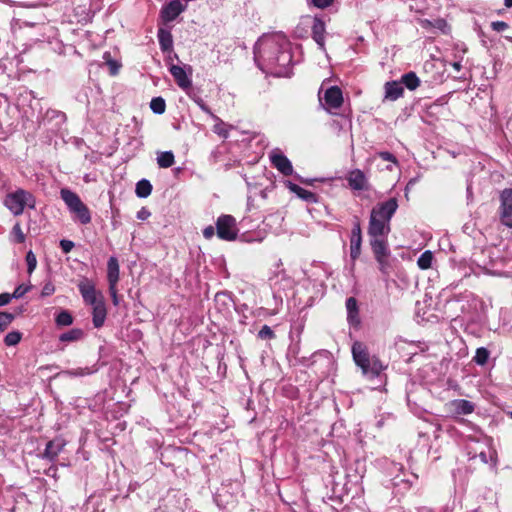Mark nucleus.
Segmentation results:
<instances>
[{
  "label": "nucleus",
  "instance_id": "f257e3e1",
  "mask_svg": "<svg viewBox=\"0 0 512 512\" xmlns=\"http://www.w3.org/2000/svg\"><path fill=\"white\" fill-rule=\"evenodd\" d=\"M254 60L265 73L277 77L288 76L292 62L290 42L282 34L264 35L254 47Z\"/></svg>",
  "mask_w": 512,
  "mask_h": 512
},
{
  "label": "nucleus",
  "instance_id": "f03ea898",
  "mask_svg": "<svg viewBox=\"0 0 512 512\" xmlns=\"http://www.w3.org/2000/svg\"><path fill=\"white\" fill-rule=\"evenodd\" d=\"M398 208L395 197L378 203L372 210L369 219L368 236L373 252L381 253L387 246V236L390 232V220Z\"/></svg>",
  "mask_w": 512,
  "mask_h": 512
},
{
  "label": "nucleus",
  "instance_id": "7ed1b4c3",
  "mask_svg": "<svg viewBox=\"0 0 512 512\" xmlns=\"http://www.w3.org/2000/svg\"><path fill=\"white\" fill-rule=\"evenodd\" d=\"M352 355L355 364L362 370V373L369 378L379 376L387 367L378 357L370 356L366 345L362 342L356 341L353 343Z\"/></svg>",
  "mask_w": 512,
  "mask_h": 512
},
{
  "label": "nucleus",
  "instance_id": "20e7f679",
  "mask_svg": "<svg viewBox=\"0 0 512 512\" xmlns=\"http://www.w3.org/2000/svg\"><path fill=\"white\" fill-rule=\"evenodd\" d=\"M61 199L67 205L70 213L81 224H88L91 222V213L88 207L82 202L80 197L73 191L63 188L60 191Z\"/></svg>",
  "mask_w": 512,
  "mask_h": 512
},
{
  "label": "nucleus",
  "instance_id": "39448f33",
  "mask_svg": "<svg viewBox=\"0 0 512 512\" xmlns=\"http://www.w3.org/2000/svg\"><path fill=\"white\" fill-rule=\"evenodd\" d=\"M4 205L13 215L18 216L26 206L32 209L35 207V198L30 192L18 189L6 196Z\"/></svg>",
  "mask_w": 512,
  "mask_h": 512
},
{
  "label": "nucleus",
  "instance_id": "423d86ee",
  "mask_svg": "<svg viewBox=\"0 0 512 512\" xmlns=\"http://www.w3.org/2000/svg\"><path fill=\"white\" fill-rule=\"evenodd\" d=\"M217 237L224 241H234L238 236L236 219L231 215H221L216 220Z\"/></svg>",
  "mask_w": 512,
  "mask_h": 512
},
{
  "label": "nucleus",
  "instance_id": "0eeeda50",
  "mask_svg": "<svg viewBox=\"0 0 512 512\" xmlns=\"http://www.w3.org/2000/svg\"><path fill=\"white\" fill-rule=\"evenodd\" d=\"M499 216L501 223L512 228V189L506 188L500 194Z\"/></svg>",
  "mask_w": 512,
  "mask_h": 512
},
{
  "label": "nucleus",
  "instance_id": "6e6552de",
  "mask_svg": "<svg viewBox=\"0 0 512 512\" xmlns=\"http://www.w3.org/2000/svg\"><path fill=\"white\" fill-rule=\"evenodd\" d=\"M319 100L320 103L324 100V107L327 111L338 109L343 103L342 91L337 86H331L325 91L323 97L319 96Z\"/></svg>",
  "mask_w": 512,
  "mask_h": 512
},
{
  "label": "nucleus",
  "instance_id": "1a4fd4ad",
  "mask_svg": "<svg viewBox=\"0 0 512 512\" xmlns=\"http://www.w3.org/2000/svg\"><path fill=\"white\" fill-rule=\"evenodd\" d=\"M272 165L283 175L289 176L293 173L291 161L281 152L280 149H274L270 153Z\"/></svg>",
  "mask_w": 512,
  "mask_h": 512
},
{
  "label": "nucleus",
  "instance_id": "9d476101",
  "mask_svg": "<svg viewBox=\"0 0 512 512\" xmlns=\"http://www.w3.org/2000/svg\"><path fill=\"white\" fill-rule=\"evenodd\" d=\"M78 288L83 300L89 305H94L104 300L102 295L96 291L93 283L87 279L81 281L78 284Z\"/></svg>",
  "mask_w": 512,
  "mask_h": 512
},
{
  "label": "nucleus",
  "instance_id": "9b49d317",
  "mask_svg": "<svg viewBox=\"0 0 512 512\" xmlns=\"http://www.w3.org/2000/svg\"><path fill=\"white\" fill-rule=\"evenodd\" d=\"M186 8L180 0H171L162 7L161 17L166 22L174 21Z\"/></svg>",
  "mask_w": 512,
  "mask_h": 512
},
{
  "label": "nucleus",
  "instance_id": "f8f14e48",
  "mask_svg": "<svg viewBox=\"0 0 512 512\" xmlns=\"http://www.w3.org/2000/svg\"><path fill=\"white\" fill-rule=\"evenodd\" d=\"M346 179L352 190L363 191L369 189L368 178L360 169H354L348 172Z\"/></svg>",
  "mask_w": 512,
  "mask_h": 512
},
{
  "label": "nucleus",
  "instance_id": "ddd939ff",
  "mask_svg": "<svg viewBox=\"0 0 512 512\" xmlns=\"http://www.w3.org/2000/svg\"><path fill=\"white\" fill-rule=\"evenodd\" d=\"M446 407L448 411L454 415H468L473 413L475 409V405L471 401L465 399H455L449 401L446 404Z\"/></svg>",
  "mask_w": 512,
  "mask_h": 512
},
{
  "label": "nucleus",
  "instance_id": "4468645a",
  "mask_svg": "<svg viewBox=\"0 0 512 512\" xmlns=\"http://www.w3.org/2000/svg\"><path fill=\"white\" fill-rule=\"evenodd\" d=\"M361 243H362V234L361 227L359 223H356L351 231L350 237V257L354 262L361 254Z\"/></svg>",
  "mask_w": 512,
  "mask_h": 512
},
{
  "label": "nucleus",
  "instance_id": "2eb2a0df",
  "mask_svg": "<svg viewBox=\"0 0 512 512\" xmlns=\"http://www.w3.org/2000/svg\"><path fill=\"white\" fill-rule=\"evenodd\" d=\"M169 71L180 88L188 89L192 86L191 78L186 74L183 67L171 65Z\"/></svg>",
  "mask_w": 512,
  "mask_h": 512
},
{
  "label": "nucleus",
  "instance_id": "dca6fc26",
  "mask_svg": "<svg viewBox=\"0 0 512 512\" xmlns=\"http://www.w3.org/2000/svg\"><path fill=\"white\" fill-rule=\"evenodd\" d=\"M312 38L321 50H325V23L319 17L313 19Z\"/></svg>",
  "mask_w": 512,
  "mask_h": 512
},
{
  "label": "nucleus",
  "instance_id": "f3484780",
  "mask_svg": "<svg viewBox=\"0 0 512 512\" xmlns=\"http://www.w3.org/2000/svg\"><path fill=\"white\" fill-rule=\"evenodd\" d=\"M285 185L291 192L295 193L300 199H302L308 203H316L317 202V195L315 193H313L309 190H306L291 181H286Z\"/></svg>",
  "mask_w": 512,
  "mask_h": 512
},
{
  "label": "nucleus",
  "instance_id": "a211bd4d",
  "mask_svg": "<svg viewBox=\"0 0 512 512\" xmlns=\"http://www.w3.org/2000/svg\"><path fill=\"white\" fill-rule=\"evenodd\" d=\"M347 321L351 326H358L360 324L359 308L357 300L354 297H349L346 300Z\"/></svg>",
  "mask_w": 512,
  "mask_h": 512
},
{
  "label": "nucleus",
  "instance_id": "6ab92c4d",
  "mask_svg": "<svg viewBox=\"0 0 512 512\" xmlns=\"http://www.w3.org/2000/svg\"><path fill=\"white\" fill-rule=\"evenodd\" d=\"M91 306L93 307V312H92L93 325L95 328H100L103 326L105 319H106V315H107L105 302L103 300V301L98 302L97 304H94Z\"/></svg>",
  "mask_w": 512,
  "mask_h": 512
},
{
  "label": "nucleus",
  "instance_id": "aec40b11",
  "mask_svg": "<svg viewBox=\"0 0 512 512\" xmlns=\"http://www.w3.org/2000/svg\"><path fill=\"white\" fill-rule=\"evenodd\" d=\"M385 99L395 101L403 95V86L400 82L391 81L387 82L384 86Z\"/></svg>",
  "mask_w": 512,
  "mask_h": 512
},
{
  "label": "nucleus",
  "instance_id": "412c9836",
  "mask_svg": "<svg viewBox=\"0 0 512 512\" xmlns=\"http://www.w3.org/2000/svg\"><path fill=\"white\" fill-rule=\"evenodd\" d=\"M64 446L65 443L61 439H54L49 441L44 451V457L48 458L49 460H54L63 450Z\"/></svg>",
  "mask_w": 512,
  "mask_h": 512
},
{
  "label": "nucleus",
  "instance_id": "4be33fe9",
  "mask_svg": "<svg viewBox=\"0 0 512 512\" xmlns=\"http://www.w3.org/2000/svg\"><path fill=\"white\" fill-rule=\"evenodd\" d=\"M158 41L161 50L165 52H172L173 49V37L169 30L160 28L157 33Z\"/></svg>",
  "mask_w": 512,
  "mask_h": 512
},
{
  "label": "nucleus",
  "instance_id": "5701e85b",
  "mask_svg": "<svg viewBox=\"0 0 512 512\" xmlns=\"http://www.w3.org/2000/svg\"><path fill=\"white\" fill-rule=\"evenodd\" d=\"M107 279L109 285H117L119 281V264L115 257H110L107 263Z\"/></svg>",
  "mask_w": 512,
  "mask_h": 512
},
{
  "label": "nucleus",
  "instance_id": "b1692460",
  "mask_svg": "<svg viewBox=\"0 0 512 512\" xmlns=\"http://www.w3.org/2000/svg\"><path fill=\"white\" fill-rule=\"evenodd\" d=\"M212 119L215 121L213 132L221 138L227 139L229 137V130L232 129L233 126L226 124L216 115H212Z\"/></svg>",
  "mask_w": 512,
  "mask_h": 512
},
{
  "label": "nucleus",
  "instance_id": "393cba45",
  "mask_svg": "<svg viewBox=\"0 0 512 512\" xmlns=\"http://www.w3.org/2000/svg\"><path fill=\"white\" fill-rule=\"evenodd\" d=\"M156 160L160 168H169L174 164L175 157L172 151H164L157 154Z\"/></svg>",
  "mask_w": 512,
  "mask_h": 512
},
{
  "label": "nucleus",
  "instance_id": "a878e982",
  "mask_svg": "<svg viewBox=\"0 0 512 512\" xmlns=\"http://www.w3.org/2000/svg\"><path fill=\"white\" fill-rule=\"evenodd\" d=\"M400 83L409 90H415L420 85V80L414 72H409L402 76Z\"/></svg>",
  "mask_w": 512,
  "mask_h": 512
},
{
  "label": "nucleus",
  "instance_id": "bb28decb",
  "mask_svg": "<svg viewBox=\"0 0 512 512\" xmlns=\"http://www.w3.org/2000/svg\"><path fill=\"white\" fill-rule=\"evenodd\" d=\"M97 371H98V367L96 365H93L91 367L87 366V367H79V368L71 369V370L65 371L64 373L67 374L68 376L83 377V376L94 374Z\"/></svg>",
  "mask_w": 512,
  "mask_h": 512
},
{
  "label": "nucleus",
  "instance_id": "cd10ccee",
  "mask_svg": "<svg viewBox=\"0 0 512 512\" xmlns=\"http://www.w3.org/2000/svg\"><path fill=\"white\" fill-rule=\"evenodd\" d=\"M135 192L138 197L146 198L152 192V185L148 180L142 179L137 182Z\"/></svg>",
  "mask_w": 512,
  "mask_h": 512
},
{
  "label": "nucleus",
  "instance_id": "c85d7f7f",
  "mask_svg": "<svg viewBox=\"0 0 512 512\" xmlns=\"http://www.w3.org/2000/svg\"><path fill=\"white\" fill-rule=\"evenodd\" d=\"M373 253H374L375 259L379 263L380 270L383 273H387L388 256L390 254L389 249H388V245L384 246V249H383V251L381 253H377V252H373Z\"/></svg>",
  "mask_w": 512,
  "mask_h": 512
},
{
  "label": "nucleus",
  "instance_id": "c756f323",
  "mask_svg": "<svg viewBox=\"0 0 512 512\" xmlns=\"http://www.w3.org/2000/svg\"><path fill=\"white\" fill-rule=\"evenodd\" d=\"M433 253L430 250L424 251L417 260V265L420 269H429L432 265Z\"/></svg>",
  "mask_w": 512,
  "mask_h": 512
},
{
  "label": "nucleus",
  "instance_id": "7c9ffc66",
  "mask_svg": "<svg viewBox=\"0 0 512 512\" xmlns=\"http://www.w3.org/2000/svg\"><path fill=\"white\" fill-rule=\"evenodd\" d=\"M26 239L25 234L22 231V228L20 226V223H16L10 233V241L12 243L21 244L24 243Z\"/></svg>",
  "mask_w": 512,
  "mask_h": 512
},
{
  "label": "nucleus",
  "instance_id": "2f4dec72",
  "mask_svg": "<svg viewBox=\"0 0 512 512\" xmlns=\"http://www.w3.org/2000/svg\"><path fill=\"white\" fill-rule=\"evenodd\" d=\"M82 336L83 331L81 329L76 328L61 334L59 339L62 342H73L79 340Z\"/></svg>",
  "mask_w": 512,
  "mask_h": 512
},
{
  "label": "nucleus",
  "instance_id": "473e14b6",
  "mask_svg": "<svg viewBox=\"0 0 512 512\" xmlns=\"http://www.w3.org/2000/svg\"><path fill=\"white\" fill-rule=\"evenodd\" d=\"M150 108L155 114H163L166 109L165 100L162 97L153 98L150 102Z\"/></svg>",
  "mask_w": 512,
  "mask_h": 512
},
{
  "label": "nucleus",
  "instance_id": "72a5a7b5",
  "mask_svg": "<svg viewBox=\"0 0 512 512\" xmlns=\"http://www.w3.org/2000/svg\"><path fill=\"white\" fill-rule=\"evenodd\" d=\"M489 354V351L485 347H479L476 350L473 360L476 364L483 366L487 363Z\"/></svg>",
  "mask_w": 512,
  "mask_h": 512
},
{
  "label": "nucleus",
  "instance_id": "f704fd0d",
  "mask_svg": "<svg viewBox=\"0 0 512 512\" xmlns=\"http://www.w3.org/2000/svg\"><path fill=\"white\" fill-rule=\"evenodd\" d=\"M55 321L58 326H69L73 323V317L68 311L63 310L56 316Z\"/></svg>",
  "mask_w": 512,
  "mask_h": 512
},
{
  "label": "nucleus",
  "instance_id": "c9c22d12",
  "mask_svg": "<svg viewBox=\"0 0 512 512\" xmlns=\"http://www.w3.org/2000/svg\"><path fill=\"white\" fill-rule=\"evenodd\" d=\"M468 48L464 42L458 41L453 44V58L454 59H463L464 55L467 53Z\"/></svg>",
  "mask_w": 512,
  "mask_h": 512
},
{
  "label": "nucleus",
  "instance_id": "e433bc0d",
  "mask_svg": "<svg viewBox=\"0 0 512 512\" xmlns=\"http://www.w3.org/2000/svg\"><path fill=\"white\" fill-rule=\"evenodd\" d=\"M21 340V334L17 331H12V332H9L5 338H4V343L7 345V346H14L16 344H18Z\"/></svg>",
  "mask_w": 512,
  "mask_h": 512
},
{
  "label": "nucleus",
  "instance_id": "4c0bfd02",
  "mask_svg": "<svg viewBox=\"0 0 512 512\" xmlns=\"http://www.w3.org/2000/svg\"><path fill=\"white\" fill-rule=\"evenodd\" d=\"M26 263H27V272H28V274L31 275L37 266V259L32 251L27 252Z\"/></svg>",
  "mask_w": 512,
  "mask_h": 512
},
{
  "label": "nucleus",
  "instance_id": "58836bf2",
  "mask_svg": "<svg viewBox=\"0 0 512 512\" xmlns=\"http://www.w3.org/2000/svg\"><path fill=\"white\" fill-rule=\"evenodd\" d=\"M14 316L7 312H0V330H5L13 321Z\"/></svg>",
  "mask_w": 512,
  "mask_h": 512
},
{
  "label": "nucleus",
  "instance_id": "ea45409f",
  "mask_svg": "<svg viewBox=\"0 0 512 512\" xmlns=\"http://www.w3.org/2000/svg\"><path fill=\"white\" fill-rule=\"evenodd\" d=\"M109 56V53H105L104 58L107 60V65L109 67L110 74L112 76H115L119 72L120 64L115 60L108 59Z\"/></svg>",
  "mask_w": 512,
  "mask_h": 512
},
{
  "label": "nucleus",
  "instance_id": "a19ab883",
  "mask_svg": "<svg viewBox=\"0 0 512 512\" xmlns=\"http://www.w3.org/2000/svg\"><path fill=\"white\" fill-rule=\"evenodd\" d=\"M31 288H32L31 285L21 284L15 288L13 294H11V295L13 298L19 299V298L23 297L27 292H29Z\"/></svg>",
  "mask_w": 512,
  "mask_h": 512
},
{
  "label": "nucleus",
  "instance_id": "79ce46f5",
  "mask_svg": "<svg viewBox=\"0 0 512 512\" xmlns=\"http://www.w3.org/2000/svg\"><path fill=\"white\" fill-rule=\"evenodd\" d=\"M431 25L439 30H441L444 34H448L450 32V26L447 21L444 19H436Z\"/></svg>",
  "mask_w": 512,
  "mask_h": 512
},
{
  "label": "nucleus",
  "instance_id": "37998d69",
  "mask_svg": "<svg viewBox=\"0 0 512 512\" xmlns=\"http://www.w3.org/2000/svg\"><path fill=\"white\" fill-rule=\"evenodd\" d=\"M258 337L261 339H272L275 337V333L268 325H264L259 330Z\"/></svg>",
  "mask_w": 512,
  "mask_h": 512
},
{
  "label": "nucleus",
  "instance_id": "c03bdc74",
  "mask_svg": "<svg viewBox=\"0 0 512 512\" xmlns=\"http://www.w3.org/2000/svg\"><path fill=\"white\" fill-rule=\"evenodd\" d=\"M378 156L384 160V161H388V162H391L393 165L397 166L398 165V160L397 158L390 152L388 151H381L378 153Z\"/></svg>",
  "mask_w": 512,
  "mask_h": 512
},
{
  "label": "nucleus",
  "instance_id": "a18cd8bd",
  "mask_svg": "<svg viewBox=\"0 0 512 512\" xmlns=\"http://www.w3.org/2000/svg\"><path fill=\"white\" fill-rule=\"evenodd\" d=\"M54 292H55L54 284L51 281H48L44 284V286L42 288L41 296L47 297V296L52 295Z\"/></svg>",
  "mask_w": 512,
  "mask_h": 512
},
{
  "label": "nucleus",
  "instance_id": "49530a36",
  "mask_svg": "<svg viewBox=\"0 0 512 512\" xmlns=\"http://www.w3.org/2000/svg\"><path fill=\"white\" fill-rule=\"evenodd\" d=\"M491 28L496 32H503L509 28V25L504 21H494L491 23Z\"/></svg>",
  "mask_w": 512,
  "mask_h": 512
},
{
  "label": "nucleus",
  "instance_id": "de8ad7c7",
  "mask_svg": "<svg viewBox=\"0 0 512 512\" xmlns=\"http://www.w3.org/2000/svg\"><path fill=\"white\" fill-rule=\"evenodd\" d=\"M60 247L64 253H69L74 248V242L67 239H62L60 241Z\"/></svg>",
  "mask_w": 512,
  "mask_h": 512
},
{
  "label": "nucleus",
  "instance_id": "09e8293b",
  "mask_svg": "<svg viewBox=\"0 0 512 512\" xmlns=\"http://www.w3.org/2000/svg\"><path fill=\"white\" fill-rule=\"evenodd\" d=\"M317 8H326L330 6L333 0H309Z\"/></svg>",
  "mask_w": 512,
  "mask_h": 512
},
{
  "label": "nucleus",
  "instance_id": "8fccbe9b",
  "mask_svg": "<svg viewBox=\"0 0 512 512\" xmlns=\"http://www.w3.org/2000/svg\"><path fill=\"white\" fill-rule=\"evenodd\" d=\"M109 292L112 298V302L115 306L119 304V299L117 295V285H109Z\"/></svg>",
  "mask_w": 512,
  "mask_h": 512
},
{
  "label": "nucleus",
  "instance_id": "3c124183",
  "mask_svg": "<svg viewBox=\"0 0 512 512\" xmlns=\"http://www.w3.org/2000/svg\"><path fill=\"white\" fill-rule=\"evenodd\" d=\"M151 216V213L150 211L145 208V207H142L138 212H137V219L139 220H146L148 219L149 217Z\"/></svg>",
  "mask_w": 512,
  "mask_h": 512
},
{
  "label": "nucleus",
  "instance_id": "603ef678",
  "mask_svg": "<svg viewBox=\"0 0 512 512\" xmlns=\"http://www.w3.org/2000/svg\"><path fill=\"white\" fill-rule=\"evenodd\" d=\"M196 103L197 105L199 106V108L205 112L206 114H208L211 118H212V115H215L211 110L210 108L203 102L202 99H198L196 100Z\"/></svg>",
  "mask_w": 512,
  "mask_h": 512
},
{
  "label": "nucleus",
  "instance_id": "864d4df0",
  "mask_svg": "<svg viewBox=\"0 0 512 512\" xmlns=\"http://www.w3.org/2000/svg\"><path fill=\"white\" fill-rule=\"evenodd\" d=\"M215 229L213 226H207L206 228H204L203 230V236L204 238L206 239H211L214 235H215Z\"/></svg>",
  "mask_w": 512,
  "mask_h": 512
},
{
  "label": "nucleus",
  "instance_id": "5fc2aeb1",
  "mask_svg": "<svg viewBox=\"0 0 512 512\" xmlns=\"http://www.w3.org/2000/svg\"><path fill=\"white\" fill-rule=\"evenodd\" d=\"M12 298V295L9 293L0 294V307L8 304Z\"/></svg>",
  "mask_w": 512,
  "mask_h": 512
},
{
  "label": "nucleus",
  "instance_id": "6e6d98bb",
  "mask_svg": "<svg viewBox=\"0 0 512 512\" xmlns=\"http://www.w3.org/2000/svg\"><path fill=\"white\" fill-rule=\"evenodd\" d=\"M462 60L463 59H454V61L451 63V66L455 71L459 72L462 69Z\"/></svg>",
  "mask_w": 512,
  "mask_h": 512
},
{
  "label": "nucleus",
  "instance_id": "4d7b16f0",
  "mask_svg": "<svg viewBox=\"0 0 512 512\" xmlns=\"http://www.w3.org/2000/svg\"><path fill=\"white\" fill-rule=\"evenodd\" d=\"M479 457H480V459H481V461H482L483 463H488V458H487V455H486V453H485V452H481V453L479 454Z\"/></svg>",
  "mask_w": 512,
  "mask_h": 512
},
{
  "label": "nucleus",
  "instance_id": "13d9d810",
  "mask_svg": "<svg viewBox=\"0 0 512 512\" xmlns=\"http://www.w3.org/2000/svg\"><path fill=\"white\" fill-rule=\"evenodd\" d=\"M504 4L506 7L510 8L512 7V0H504Z\"/></svg>",
  "mask_w": 512,
  "mask_h": 512
},
{
  "label": "nucleus",
  "instance_id": "bf43d9fd",
  "mask_svg": "<svg viewBox=\"0 0 512 512\" xmlns=\"http://www.w3.org/2000/svg\"><path fill=\"white\" fill-rule=\"evenodd\" d=\"M505 39L512 43V36H510V35H506V36H505Z\"/></svg>",
  "mask_w": 512,
  "mask_h": 512
},
{
  "label": "nucleus",
  "instance_id": "052dcab7",
  "mask_svg": "<svg viewBox=\"0 0 512 512\" xmlns=\"http://www.w3.org/2000/svg\"><path fill=\"white\" fill-rule=\"evenodd\" d=\"M303 183H306V184H311L312 183V180H302Z\"/></svg>",
  "mask_w": 512,
  "mask_h": 512
},
{
  "label": "nucleus",
  "instance_id": "680f3d73",
  "mask_svg": "<svg viewBox=\"0 0 512 512\" xmlns=\"http://www.w3.org/2000/svg\"><path fill=\"white\" fill-rule=\"evenodd\" d=\"M387 169H388L389 171H392V170H393L392 166H387Z\"/></svg>",
  "mask_w": 512,
  "mask_h": 512
}]
</instances>
